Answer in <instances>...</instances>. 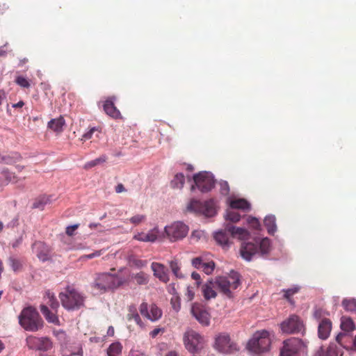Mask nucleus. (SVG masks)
<instances>
[{
	"mask_svg": "<svg viewBox=\"0 0 356 356\" xmlns=\"http://www.w3.org/2000/svg\"><path fill=\"white\" fill-rule=\"evenodd\" d=\"M19 325L26 331L35 332L44 326L38 312L33 307L24 308L18 316Z\"/></svg>",
	"mask_w": 356,
	"mask_h": 356,
	"instance_id": "1",
	"label": "nucleus"
},
{
	"mask_svg": "<svg viewBox=\"0 0 356 356\" xmlns=\"http://www.w3.org/2000/svg\"><path fill=\"white\" fill-rule=\"evenodd\" d=\"M62 306L67 310H78L84 306L85 296L72 286H67L59 293Z\"/></svg>",
	"mask_w": 356,
	"mask_h": 356,
	"instance_id": "2",
	"label": "nucleus"
},
{
	"mask_svg": "<svg viewBox=\"0 0 356 356\" xmlns=\"http://www.w3.org/2000/svg\"><path fill=\"white\" fill-rule=\"evenodd\" d=\"M229 236L237 237L240 240H245L249 238V232L243 228L236 227L230 223H227L224 230L217 232L214 234V239L222 248L227 249L230 245Z\"/></svg>",
	"mask_w": 356,
	"mask_h": 356,
	"instance_id": "3",
	"label": "nucleus"
},
{
	"mask_svg": "<svg viewBox=\"0 0 356 356\" xmlns=\"http://www.w3.org/2000/svg\"><path fill=\"white\" fill-rule=\"evenodd\" d=\"M307 343L296 337H291L283 342L280 356H300L307 352Z\"/></svg>",
	"mask_w": 356,
	"mask_h": 356,
	"instance_id": "4",
	"label": "nucleus"
},
{
	"mask_svg": "<svg viewBox=\"0 0 356 356\" xmlns=\"http://www.w3.org/2000/svg\"><path fill=\"white\" fill-rule=\"evenodd\" d=\"M270 339L269 332L261 330L255 332L248 343V349L254 353H261L269 350Z\"/></svg>",
	"mask_w": 356,
	"mask_h": 356,
	"instance_id": "5",
	"label": "nucleus"
},
{
	"mask_svg": "<svg viewBox=\"0 0 356 356\" xmlns=\"http://www.w3.org/2000/svg\"><path fill=\"white\" fill-rule=\"evenodd\" d=\"M120 284L118 277L109 273H102L97 275L92 284V287L100 293L106 291L117 288Z\"/></svg>",
	"mask_w": 356,
	"mask_h": 356,
	"instance_id": "6",
	"label": "nucleus"
},
{
	"mask_svg": "<svg viewBox=\"0 0 356 356\" xmlns=\"http://www.w3.org/2000/svg\"><path fill=\"white\" fill-rule=\"evenodd\" d=\"M183 340L186 348L192 353H199L205 344L204 337L193 330H187Z\"/></svg>",
	"mask_w": 356,
	"mask_h": 356,
	"instance_id": "7",
	"label": "nucleus"
},
{
	"mask_svg": "<svg viewBox=\"0 0 356 356\" xmlns=\"http://www.w3.org/2000/svg\"><path fill=\"white\" fill-rule=\"evenodd\" d=\"M215 284L221 293L229 298H232V291L236 289L240 284L237 274L230 277H218Z\"/></svg>",
	"mask_w": 356,
	"mask_h": 356,
	"instance_id": "8",
	"label": "nucleus"
},
{
	"mask_svg": "<svg viewBox=\"0 0 356 356\" xmlns=\"http://www.w3.org/2000/svg\"><path fill=\"white\" fill-rule=\"evenodd\" d=\"M194 184L191 186V191L198 188L203 193L211 191L215 185V180L211 173L208 172H200L195 174L193 177Z\"/></svg>",
	"mask_w": 356,
	"mask_h": 356,
	"instance_id": "9",
	"label": "nucleus"
},
{
	"mask_svg": "<svg viewBox=\"0 0 356 356\" xmlns=\"http://www.w3.org/2000/svg\"><path fill=\"white\" fill-rule=\"evenodd\" d=\"M26 343L29 349L42 352H47L54 347L52 340L47 337L29 335L26 339Z\"/></svg>",
	"mask_w": 356,
	"mask_h": 356,
	"instance_id": "10",
	"label": "nucleus"
},
{
	"mask_svg": "<svg viewBox=\"0 0 356 356\" xmlns=\"http://www.w3.org/2000/svg\"><path fill=\"white\" fill-rule=\"evenodd\" d=\"M189 211L201 213L207 217H212L216 213V207L213 200L202 202L196 200H192L187 207Z\"/></svg>",
	"mask_w": 356,
	"mask_h": 356,
	"instance_id": "11",
	"label": "nucleus"
},
{
	"mask_svg": "<svg viewBox=\"0 0 356 356\" xmlns=\"http://www.w3.org/2000/svg\"><path fill=\"white\" fill-rule=\"evenodd\" d=\"M165 232L170 241H176L186 236L188 227L181 222H176L170 226H166Z\"/></svg>",
	"mask_w": 356,
	"mask_h": 356,
	"instance_id": "12",
	"label": "nucleus"
},
{
	"mask_svg": "<svg viewBox=\"0 0 356 356\" xmlns=\"http://www.w3.org/2000/svg\"><path fill=\"white\" fill-rule=\"evenodd\" d=\"M283 332L294 334L305 330L304 325L300 318L296 315H291L280 325Z\"/></svg>",
	"mask_w": 356,
	"mask_h": 356,
	"instance_id": "13",
	"label": "nucleus"
},
{
	"mask_svg": "<svg viewBox=\"0 0 356 356\" xmlns=\"http://www.w3.org/2000/svg\"><path fill=\"white\" fill-rule=\"evenodd\" d=\"M215 348L222 353H229L236 350V344L232 343L230 337L227 334H220L215 341Z\"/></svg>",
	"mask_w": 356,
	"mask_h": 356,
	"instance_id": "14",
	"label": "nucleus"
},
{
	"mask_svg": "<svg viewBox=\"0 0 356 356\" xmlns=\"http://www.w3.org/2000/svg\"><path fill=\"white\" fill-rule=\"evenodd\" d=\"M139 311L143 316L153 322L158 321L162 316L161 309L154 304L151 305L149 309L147 303L143 302L140 305Z\"/></svg>",
	"mask_w": 356,
	"mask_h": 356,
	"instance_id": "15",
	"label": "nucleus"
},
{
	"mask_svg": "<svg viewBox=\"0 0 356 356\" xmlns=\"http://www.w3.org/2000/svg\"><path fill=\"white\" fill-rule=\"evenodd\" d=\"M191 314L202 325L208 326L209 325L211 316L203 306L197 303L193 304Z\"/></svg>",
	"mask_w": 356,
	"mask_h": 356,
	"instance_id": "16",
	"label": "nucleus"
},
{
	"mask_svg": "<svg viewBox=\"0 0 356 356\" xmlns=\"http://www.w3.org/2000/svg\"><path fill=\"white\" fill-rule=\"evenodd\" d=\"M32 248L40 261H46L50 259V253L51 250L45 243L42 241H35L33 244Z\"/></svg>",
	"mask_w": 356,
	"mask_h": 356,
	"instance_id": "17",
	"label": "nucleus"
},
{
	"mask_svg": "<svg viewBox=\"0 0 356 356\" xmlns=\"http://www.w3.org/2000/svg\"><path fill=\"white\" fill-rule=\"evenodd\" d=\"M116 99V97L111 96L108 97L103 104V108L104 112L113 119H121L122 115L120 111L114 104V102Z\"/></svg>",
	"mask_w": 356,
	"mask_h": 356,
	"instance_id": "18",
	"label": "nucleus"
},
{
	"mask_svg": "<svg viewBox=\"0 0 356 356\" xmlns=\"http://www.w3.org/2000/svg\"><path fill=\"white\" fill-rule=\"evenodd\" d=\"M240 252L241 257L244 259L250 261L254 255L259 253L258 246L254 243H243L241 244Z\"/></svg>",
	"mask_w": 356,
	"mask_h": 356,
	"instance_id": "19",
	"label": "nucleus"
},
{
	"mask_svg": "<svg viewBox=\"0 0 356 356\" xmlns=\"http://www.w3.org/2000/svg\"><path fill=\"white\" fill-rule=\"evenodd\" d=\"M151 269L153 271L154 276L158 278L161 282L167 283L169 281L168 270L163 264L153 262L151 264Z\"/></svg>",
	"mask_w": 356,
	"mask_h": 356,
	"instance_id": "20",
	"label": "nucleus"
},
{
	"mask_svg": "<svg viewBox=\"0 0 356 356\" xmlns=\"http://www.w3.org/2000/svg\"><path fill=\"white\" fill-rule=\"evenodd\" d=\"M159 230L156 227L149 231L147 233H138L134 236V239L143 242H154L158 237Z\"/></svg>",
	"mask_w": 356,
	"mask_h": 356,
	"instance_id": "21",
	"label": "nucleus"
},
{
	"mask_svg": "<svg viewBox=\"0 0 356 356\" xmlns=\"http://www.w3.org/2000/svg\"><path fill=\"white\" fill-rule=\"evenodd\" d=\"M332 323L327 318L323 319L318 325V334L321 339H326L331 332Z\"/></svg>",
	"mask_w": 356,
	"mask_h": 356,
	"instance_id": "22",
	"label": "nucleus"
},
{
	"mask_svg": "<svg viewBox=\"0 0 356 356\" xmlns=\"http://www.w3.org/2000/svg\"><path fill=\"white\" fill-rule=\"evenodd\" d=\"M40 309L48 323H53L56 325H60V321L56 314V312H51L48 307L45 305H41Z\"/></svg>",
	"mask_w": 356,
	"mask_h": 356,
	"instance_id": "23",
	"label": "nucleus"
},
{
	"mask_svg": "<svg viewBox=\"0 0 356 356\" xmlns=\"http://www.w3.org/2000/svg\"><path fill=\"white\" fill-rule=\"evenodd\" d=\"M215 282L209 281L205 283L202 287V291L205 300H209L211 298H215L217 296V293L215 291Z\"/></svg>",
	"mask_w": 356,
	"mask_h": 356,
	"instance_id": "24",
	"label": "nucleus"
},
{
	"mask_svg": "<svg viewBox=\"0 0 356 356\" xmlns=\"http://www.w3.org/2000/svg\"><path fill=\"white\" fill-rule=\"evenodd\" d=\"M314 356H342L340 350L335 346H330L325 351L321 347Z\"/></svg>",
	"mask_w": 356,
	"mask_h": 356,
	"instance_id": "25",
	"label": "nucleus"
},
{
	"mask_svg": "<svg viewBox=\"0 0 356 356\" xmlns=\"http://www.w3.org/2000/svg\"><path fill=\"white\" fill-rule=\"evenodd\" d=\"M128 321L134 320L137 325L142 327L143 323L138 313L136 306L135 305H131L128 307V313L127 315Z\"/></svg>",
	"mask_w": 356,
	"mask_h": 356,
	"instance_id": "26",
	"label": "nucleus"
},
{
	"mask_svg": "<svg viewBox=\"0 0 356 356\" xmlns=\"http://www.w3.org/2000/svg\"><path fill=\"white\" fill-rule=\"evenodd\" d=\"M44 300L45 302V305L47 307L49 305L53 311L57 312V309L59 307V303L53 293L50 291H47L44 297Z\"/></svg>",
	"mask_w": 356,
	"mask_h": 356,
	"instance_id": "27",
	"label": "nucleus"
},
{
	"mask_svg": "<svg viewBox=\"0 0 356 356\" xmlns=\"http://www.w3.org/2000/svg\"><path fill=\"white\" fill-rule=\"evenodd\" d=\"M65 122L63 117L52 119L48 122V128L55 132L60 133L63 131V126Z\"/></svg>",
	"mask_w": 356,
	"mask_h": 356,
	"instance_id": "28",
	"label": "nucleus"
},
{
	"mask_svg": "<svg viewBox=\"0 0 356 356\" xmlns=\"http://www.w3.org/2000/svg\"><path fill=\"white\" fill-rule=\"evenodd\" d=\"M131 279L138 285H147L149 282L150 276L147 273L140 271L132 274Z\"/></svg>",
	"mask_w": 356,
	"mask_h": 356,
	"instance_id": "29",
	"label": "nucleus"
},
{
	"mask_svg": "<svg viewBox=\"0 0 356 356\" xmlns=\"http://www.w3.org/2000/svg\"><path fill=\"white\" fill-rule=\"evenodd\" d=\"M264 223L268 234L273 235L277 230L275 217L273 215L266 216L264 219Z\"/></svg>",
	"mask_w": 356,
	"mask_h": 356,
	"instance_id": "30",
	"label": "nucleus"
},
{
	"mask_svg": "<svg viewBox=\"0 0 356 356\" xmlns=\"http://www.w3.org/2000/svg\"><path fill=\"white\" fill-rule=\"evenodd\" d=\"M23 260L17 256H10L8 258V264L15 272L21 271L23 268Z\"/></svg>",
	"mask_w": 356,
	"mask_h": 356,
	"instance_id": "31",
	"label": "nucleus"
},
{
	"mask_svg": "<svg viewBox=\"0 0 356 356\" xmlns=\"http://www.w3.org/2000/svg\"><path fill=\"white\" fill-rule=\"evenodd\" d=\"M230 207L232 209L248 210L250 204L245 199H236L230 202Z\"/></svg>",
	"mask_w": 356,
	"mask_h": 356,
	"instance_id": "32",
	"label": "nucleus"
},
{
	"mask_svg": "<svg viewBox=\"0 0 356 356\" xmlns=\"http://www.w3.org/2000/svg\"><path fill=\"white\" fill-rule=\"evenodd\" d=\"M270 250V241L268 238H264L259 243L258 252L261 256L267 255Z\"/></svg>",
	"mask_w": 356,
	"mask_h": 356,
	"instance_id": "33",
	"label": "nucleus"
},
{
	"mask_svg": "<svg viewBox=\"0 0 356 356\" xmlns=\"http://www.w3.org/2000/svg\"><path fill=\"white\" fill-rule=\"evenodd\" d=\"M185 183V177L183 173H177L171 181V186L173 188L181 189Z\"/></svg>",
	"mask_w": 356,
	"mask_h": 356,
	"instance_id": "34",
	"label": "nucleus"
},
{
	"mask_svg": "<svg viewBox=\"0 0 356 356\" xmlns=\"http://www.w3.org/2000/svg\"><path fill=\"white\" fill-rule=\"evenodd\" d=\"M341 328L345 332H351L355 329V323L350 318L343 316L341 319Z\"/></svg>",
	"mask_w": 356,
	"mask_h": 356,
	"instance_id": "35",
	"label": "nucleus"
},
{
	"mask_svg": "<svg viewBox=\"0 0 356 356\" xmlns=\"http://www.w3.org/2000/svg\"><path fill=\"white\" fill-rule=\"evenodd\" d=\"M50 202V197L47 195L40 196L34 201L33 208L43 210L45 205L49 204Z\"/></svg>",
	"mask_w": 356,
	"mask_h": 356,
	"instance_id": "36",
	"label": "nucleus"
},
{
	"mask_svg": "<svg viewBox=\"0 0 356 356\" xmlns=\"http://www.w3.org/2000/svg\"><path fill=\"white\" fill-rule=\"evenodd\" d=\"M53 334L61 345H66L69 341L67 334L63 330H54Z\"/></svg>",
	"mask_w": 356,
	"mask_h": 356,
	"instance_id": "37",
	"label": "nucleus"
},
{
	"mask_svg": "<svg viewBox=\"0 0 356 356\" xmlns=\"http://www.w3.org/2000/svg\"><path fill=\"white\" fill-rule=\"evenodd\" d=\"M122 346L120 343H113L109 346L107 354L108 356H120L122 353Z\"/></svg>",
	"mask_w": 356,
	"mask_h": 356,
	"instance_id": "38",
	"label": "nucleus"
},
{
	"mask_svg": "<svg viewBox=\"0 0 356 356\" xmlns=\"http://www.w3.org/2000/svg\"><path fill=\"white\" fill-rule=\"evenodd\" d=\"M107 158L105 155H102L95 160L90 161L84 165V169L88 170L100 163H103L106 161Z\"/></svg>",
	"mask_w": 356,
	"mask_h": 356,
	"instance_id": "39",
	"label": "nucleus"
},
{
	"mask_svg": "<svg viewBox=\"0 0 356 356\" xmlns=\"http://www.w3.org/2000/svg\"><path fill=\"white\" fill-rule=\"evenodd\" d=\"M19 157L17 153H15L13 155H2L0 153V163L6 164H12Z\"/></svg>",
	"mask_w": 356,
	"mask_h": 356,
	"instance_id": "40",
	"label": "nucleus"
},
{
	"mask_svg": "<svg viewBox=\"0 0 356 356\" xmlns=\"http://www.w3.org/2000/svg\"><path fill=\"white\" fill-rule=\"evenodd\" d=\"M170 267L174 275L179 278L183 277L181 273L180 272V264L177 260H172L170 262Z\"/></svg>",
	"mask_w": 356,
	"mask_h": 356,
	"instance_id": "41",
	"label": "nucleus"
},
{
	"mask_svg": "<svg viewBox=\"0 0 356 356\" xmlns=\"http://www.w3.org/2000/svg\"><path fill=\"white\" fill-rule=\"evenodd\" d=\"M342 305L347 311L353 312L356 310V300L355 299H344Z\"/></svg>",
	"mask_w": 356,
	"mask_h": 356,
	"instance_id": "42",
	"label": "nucleus"
},
{
	"mask_svg": "<svg viewBox=\"0 0 356 356\" xmlns=\"http://www.w3.org/2000/svg\"><path fill=\"white\" fill-rule=\"evenodd\" d=\"M299 287L295 286L288 289H283L282 291L284 293V298L289 302H292V300L291 299V296L297 293L299 291Z\"/></svg>",
	"mask_w": 356,
	"mask_h": 356,
	"instance_id": "43",
	"label": "nucleus"
},
{
	"mask_svg": "<svg viewBox=\"0 0 356 356\" xmlns=\"http://www.w3.org/2000/svg\"><path fill=\"white\" fill-rule=\"evenodd\" d=\"M225 219L229 220L232 222H237L241 219L240 214L236 211H229L227 212Z\"/></svg>",
	"mask_w": 356,
	"mask_h": 356,
	"instance_id": "44",
	"label": "nucleus"
},
{
	"mask_svg": "<svg viewBox=\"0 0 356 356\" xmlns=\"http://www.w3.org/2000/svg\"><path fill=\"white\" fill-rule=\"evenodd\" d=\"M205 263H206V261L202 257H195V258L193 259L191 261V264H192L193 266L197 269L202 268V267Z\"/></svg>",
	"mask_w": 356,
	"mask_h": 356,
	"instance_id": "45",
	"label": "nucleus"
},
{
	"mask_svg": "<svg viewBox=\"0 0 356 356\" xmlns=\"http://www.w3.org/2000/svg\"><path fill=\"white\" fill-rule=\"evenodd\" d=\"M15 83L22 88H28L30 87V83L29 80L22 76H18L15 79Z\"/></svg>",
	"mask_w": 356,
	"mask_h": 356,
	"instance_id": "46",
	"label": "nucleus"
},
{
	"mask_svg": "<svg viewBox=\"0 0 356 356\" xmlns=\"http://www.w3.org/2000/svg\"><path fill=\"white\" fill-rule=\"evenodd\" d=\"M146 219V216L145 215H136L129 219V222L135 225H138L141 222H144Z\"/></svg>",
	"mask_w": 356,
	"mask_h": 356,
	"instance_id": "47",
	"label": "nucleus"
},
{
	"mask_svg": "<svg viewBox=\"0 0 356 356\" xmlns=\"http://www.w3.org/2000/svg\"><path fill=\"white\" fill-rule=\"evenodd\" d=\"M214 267H215V264L213 261H211L206 262L202 269L207 275H210L213 271Z\"/></svg>",
	"mask_w": 356,
	"mask_h": 356,
	"instance_id": "48",
	"label": "nucleus"
},
{
	"mask_svg": "<svg viewBox=\"0 0 356 356\" xmlns=\"http://www.w3.org/2000/svg\"><path fill=\"white\" fill-rule=\"evenodd\" d=\"M248 222L254 229H258L260 227V222L256 218L249 217Z\"/></svg>",
	"mask_w": 356,
	"mask_h": 356,
	"instance_id": "49",
	"label": "nucleus"
},
{
	"mask_svg": "<svg viewBox=\"0 0 356 356\" xmlns=\"http://www.w3.org/2000/svg\"><path fill=\"white\" fill-rule=\"evenodd\" d=\"M2 175L8 180V181H16L15 177L13 173L9 172L8 170H4L2 172Z\"/></svg>",
	"mask_w": 356,
	"mask_h": 356,
	"instance_id": "50",
	"label": "nucleus"
},
{
	"mask_svg": "<svg viewBox=\"0 0 356 356\" xmlns=\"http://www.w3.org/2000/svg\"><path fill=\"white\" fill-rule=\"evenodd\" d=\"M171 304L172 305L173 309L176 312H178L179 310L180 302H179V298L178 296H176L171 299Z\"/></svg>",
	"mask_w": 356,
	"mask_h": 356,
	"instance_id": "51",
	"label": "nucleus"
},
{
	"mask_svg": "<svg viewBox=\"0 0 356 356\" xmlns=\"http://www.w3.org/2000/svg\"><path fill=\"white\" fill-rule=\"evenodd\" d=\"M203 236V232L201 231H194L192 232L191 238L193 241H197Z\"/></svg>",
	"mask_w": 356,
	"mask_h": 356,
	"instance_id": "52",
	"label": "nucleus"
},
{
	"mask_svg": "<svg viewBox=\"0 0 356 356\" xmlns=\"http://www.w3.org/2000/svg\"><path fill=\"white\" fill-rule=\"evenodd\" d=\"M79 224H76V225H71V226H68L67 228H66V234L70 236H72L74 235V232L76 229H77V228L79 227Z\"/></svg>",
	"mask_w": 356,
	"mask_h": 356,
	"instance_id": "53",
	"label": "nucleus"
},
{
	"mask_svg": "<svg viewBox=\"0 0 356 356\" xmlns=\"http://www.w3.org/2000/svg\"><path fill=\"white\" fill-rule=\"evenodd\" d=\"M95 131H97V129L95 127L91 128L88 131H87L82 136V140H86L90 139L92 138L93 133Z\"/></svg>",
	"mask_w": 356,
	"mask_h": 356,
	"instance_id": "54",
	"label": "nucleus"
},
{
	"mask_svg": "<svg viewBox=\"0 0 356 356\" xmlns=\"http://www.w3.org/2000/svg\"><path fill=\"white\" fill-rule=\"evenodd\" d=\"M221 192L223 194H227L229 191L228 183L225 181L220 182Z\"/></svg>",
	"mask_w": 356,
	"mask_h": 356,
	"instance_id": "55",
	"label": "nucleus"
},
{
	"mask_svg": "<svg viewBox=\"0 0 356 356\" xmlns=\"http://www.w3.org/2000/svg\"><path fill=\"white\" fill-rule=\"evenodd\" d=\"M186 296L188 301H191L194 298L195 293L191 287H187Z\"/></svg>",
	"mask_w": 356,
	"mask_h": 356,
	"instance_id": "56",
	"label": "nucleus"
},
{
	"mask_svg": "<svg viewBox=\"0 0 356 356\" xmlns=\"http://www.w3.org/2000/svg\"><path fill=\"white\" fill-rule=\"evenodd\" d=\"M101 254H102V250H97L91 254H86V255L83 256V257L86 258V259H92L94 257H99Z\"/></svg>",
	"mask_w": 356,
	"mask_h": 356,
	"instance_id": "57",
	"label": "nucleus"
},
{
	"mask_svg": "<svg viewBox=\"0 0 356 356\" xmlns=\"http://www.w3.org/2000/svg\"><path fill=\"white\" fill-rule=\"evenodd\" d=\"M164 330L161 328H155L149 332V335L152 338H155L159 333L163 332Z\"/></svg>",
	"mask_w": 356,
	"mask_h": 356,
	"instance_id": "58",
	"label": "nucleus"
},
{
	"mask_svg": "<svg viewBox=\"0 0 356 356\" xmlns=\"http://www.w3.org/2000/svg\"><path fill=\"white\" fill-rule=\"evenodd\" d=\"M191 277L196 281L197 286H199V285L201 283V278L200 274L196 272H193L191 274Z\"/></svg>",
	"mask_w": 356,
	"mask_h": 356,
	"instance_id": "59",
	"label": "nucleus"
},
{
	"mask_svg": "<svg viewBox=\"0 0 356 356\" xmlns=\"http://www.w3.org/2000/svg\"><path fill=\"white\" fill-rule=\"evenodd\" d=\"M168 292L170 293L173 294L175 296H177V290H176V288H175V283L170 284L168 286Z\"/></svg>",
	"mask_w": 356,
	"mask_h": 356,
	"instance_id": "60",
	"label": "nucleus"
},
{
	"mask_svg": "<svg viewBox=\"0 0 356 356\" xmlns=\"http://www.w3.org/2000/svg\"><path fill=\"white\" fill-rule=\"evenodd\" d=\"M129 356H147L145 353L138 350H131Z\"/></svg>",
	"mask_w": 356,
	"mask_h": 356,
	"instance_id": "61",
	"label": "nucleus"
},
{
	"mask_svg": "<svg viewBox=\"0 0 356 356\" xmlns=\"http://www.w3.org/2000/svg\"><path fill=\"white\" fill-rule=\"evenodd\" d=\"M9 6L6 3H0V14L3 15L8 9Z\"/></svg>",
	"mask_w": 356,
	"mask_h": 356,
	"instance_id": "62",
	"label": "nucleus"
},
{
	"mask_svg": "<svg viewBox=\"0 0 356 356\" xmlns=\"http://www.w3.org/2000/svg\"><path fill=\"white\" fill-rule=\"evenodd\" d=\"M125 191V188L122 184H118L115 187V192L117 193L124 192Z\"/></svg>",
	"mask_w": 356,
	"mask_h": 356,
	"instance_id": "63",
	"label": "nucleus"
},
{
	"mask_svg": "<svg viewBox=\"0 0 356 356\" xmlns=\"http://www.w3.org/2000/svg\"><path fill=\"white\" fill-rule=\"evenodd\" d=\"M347 335L344 333H340L339 334L337 337H336V340L337 341L340 343L341 346H343V343H342V339L343 338L346 337Z\"/></svg>",
	"mask_w": 356,
	"mask_h": 356,
	"instance_id": "64",
	"label": "nucleus"
}]
</instances>
